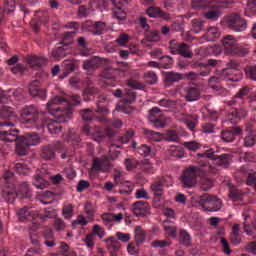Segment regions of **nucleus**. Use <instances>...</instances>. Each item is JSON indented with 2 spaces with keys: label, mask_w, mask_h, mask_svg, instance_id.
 I'll return each instance as SVG.
<instances>
[{
  "label": "nucleus",
  "mask_w": 256,
  "mask_h": 256,
  "mask_svg": "<svg viewBox=\"0 0 256 256\" xmlns=\"http://www.w3.org/2000/svg\"><path fill=\"white\" fill-rule=\"evenodd\" d=\"M46 107L50 115H53L60 122L69 121L73 114L71 103L63 96L56 95L52 97Z\"/></svg>",
  "instance_id": "obj_1"
},
{
  "label": "nucleus",
  "mask_w": 256,
  "mask_h": 256,
  "mask_svg": "<svg viewBox=\"0 0 256 256\" xmlns=\"http://www.w3.org/2000/svg\"><path fill=\"white\" fill-rule=\"evenodd\" d=\"M41 136L37 132H28L22 136L18 135L16 140L15 153L20 157L29 155V147L39 145Z\"/></svg>",
  "instance_id": "obj_2"
},
{
  "label": "nucleus",
  "mask_w": 256,
  "mask_h": 256,
  "mask_svg": "<svg viewBox=\"0 0 256 256\" xmlns=\"http://www.w3.org/2000/svg\"><path fill=\"white\" fill-rule=\"evenodd\" d=\"M39 113V107L31 104L21 110L20 117L23 123L34 125L36 129H43L45 127V118H40Z\"/></svg>",
  "instance_id": "obj_3"
},
{
  "label": "nucleus",
  "mask_w": 256,
  "mask_h": 256,
  "mask_svg": "<svg viewBox=\"0 0 256 256\" xmlns=\"http://www.w3.org/2000/svg\"><path fill=\"white\" fill-rule=\"evenodd\" d=\"M17 122H1L0 121V139L5 143H17L19 137V129L15 128Z\"/></svg>",
  "instance_id": "obj_4"
},
{
  "label": "nucleus",
  "mask_w": 256,
  "mask_h": 256,
  "mask_svg": "<svg viewBox=\"0 0 256 256\" xmlns=\"http://www.w3.org/2000/svg\"><path fill=\"white\" fill-rule=\"evenodd\" d=\"M225 23L230 31L243 33L247 31V20L238 13H232L225 17Z\"/></svg>",
  "instance_id": "obj_5"
},
{
  "label": "nucleus",
  "mask_w": 256,
  "mask_h": 256,
  "mask_svg": "<svg viewBox=\"0 0 256 256\" xmlns=\"http://www.w3.org/2000/svg\"><path fill=\"white\" fill-rule=\"evenodd\" d=\"M198 203L204 211L211 213L221 209L222 202L217 196L205 193L199 197Z\"/></svg>",
  "instance_id": "obj_6"
},
{
  "label": "nucleus",
  "mask_w": 256,
  "mask_h": 256,
  "mask_svg": "<svg viewBox=\"0 0 256 256\" xmlns=\"http://www.w3.org/2000/svg\"><path fill=\"white\" fill-rule=\"evenodd\" d=\"M223 47L228 55H234L236 57H245L247 50L243 49L239 44L235 42L233 35H227L222 39Z\"/></svg>",
  "instance_id": "obj_7"
},
{
  "label": "nucleus",
  "mask_w": 256,
  "mask_h": 256,
  "mask_svg": "<svg viewBox=\"0 0 256 256\" xmlns=\"http://www.w3.org/2000/svg\"><path fill=\"white\" fill-rule=\"evenodd\" d=\"M171 55H180L184 59H193V51H191V46L187 43H179L176 40H171L168 47Z\"/></svg>",
  "instance_id": "obj_8"
},
{
  "label": "nucleus",
  "mask_w": 256,
  "mask_h": 256,
  "mask_svg": "<svg viewBox=\"0 0 256 256\" xmlns=\"http://www.w3.org/2000/svg\"><path fill=\"white\" fill-rule=\"evenodd\" d=\"M82 133L86 137H92L93 141L97 143H103L105 141V130L101 126L90 127L89 124H84L82 127Z\"/></svg>",
  "instance_id": "obj_9"
},
{
  "label": "nucleus",
  "mask_w": 256,
  "mask_h": 256,
  "mask_svg": "<svg viewBox=\"0 0 256 256\" xmlns=\"http://www.w3.org/2000/svg\"><path fill=\"white\" fill-rule=\"evenodd\" d=\"M239 65V62L230 60L227 64L228 67L222 70L221 77H227L228 81L237 83V81H240V79L243 78L241 72H238L235 74V76H233V71H237L239 69Z\"/></svg>",
  "instance_id": "obj_10"
},
{
  "label": "nucleus",
  "mask_w": 256,
  "mask_h": 256,
  "mask_svg": "<svg viewBox=\"0 0 256 256\" xmlns=\"http://www.w3.org/2000/svg\"><path fill=\"white\" fill-rule=\"evenodd\" d=\"M180 182L186 189H192V187L197 185V176H195V172H193L190 166L182 172Z\"/></svg>",
  "instance_id": "obj_11"
},
{
  "label": "nucleus",
  "mask_w": 256,
  "mask_h": 256,
  "mask_svg": "<svg viewBox=\"0 0 256 256\" xmlns=\"http://www.w3.org/2000/svg\"><path fill=\"white\" fill-rule=\"evenodd\" d=\"M165 177H161L156 179L154 182L150 185V191L153 193L154 201L156 203H159L161 201V197H163V194L165 193Z\"/></svg>",
  "instance_id": "obj_12"
},
{
  "label": "nucleus",
  "mask_w": 256,
  "mask_h": 256,
  "mask_svg": "<svg viewBox=\"0 0 256 256\" xmlns=\"http://www.w3.org/2000/svg\"><path fill=\"white\" fill-rule=\"evenodd\" d=\"M86 29H88L89 33H92V35H104L107 33V22L103 21H87L85 24Z\"/></svg>",
  "instance_id": "obj_13"
},
{
  "label": "nucleus",
  "mask_w": 256,
  "mask_h": 256,
  "mask_svg": "<svg viewBox=\"0 0 256 256\" xmlns=\"http://www.w3.org/2000/svg\"><path fill=\"white\" fill-rule=\"evenodd\" d=\"M0 122H10L17 123V112L11 106H1L0 107Z\"/></svg>",
  "instance_id": "obj_14"
},
{
  "label": "nucleus",
  "mask_w": 256,
  "mask_h": 256,
  "mask_svg": "<svg viewBox=\"0 0 256 256\" xmlns=\"http://www.w3.org/2000/svg\"><path fill=\"white\" fill-rule=\"evenodd\" d=\"M132 211L136 217L151 215V205L145 201H137L132 204Z\"/></svg>",
  "instance_id": "obj_15"
},
{
  "label": "nucleus",
  "mask_w": 256,
  "mask_h": 256,
  "mask_svg": "<svg viewBox=\"0 0 256 256\" xmlns=\"http://www.w3.org/2000/svg\"><path fill=\"white\" fill-rule=\"evenodd\" d=\"M249 93H251V88L249 86H244L231 98V100L226 101L225 104L228 107H235V105H239L240 101H245V97H249Z\"/></svg>",
  "instance_id": "obj_16"
},
{
  "label": "nucleus",
  "mask_w": 256,
  "mask_h": 256,
  "mask_svg": "<svg viewBox=\"0 0 256 256\" xmlns=\"http://www.w3.org/2000/svg\"><path fill=\"white\" fill-rule=\"evenodd\" d=\"M40 83L41 82L39 80L32 81L29 84V94L35 99H41V101H45V99H47V90L40 88Z\"/></svg>",
  "instance_id": "obj_17"
},
{
  "label": "nucleus",
  "mask_w": 256,
  "mask_h": 256,
  "mask_svg": "<svg viewBox=\"0 0 256 256\" xmlns=\"http://www.w3.org/2000/svg\"><path fill=\"white\" fill-rule=\"evenodd\" d=\"M212 162L215 167L229 169V167H231V163L233 162V156L231 154L214 155Z\"/></svg>",
  "instance_id": "obj_18"
},
{
  "label": "nucleus",
  "mask_w": 256,
  "mask_h": 256,
  "mask_svg": "<svg viewBox=\"0 0 256 256\" xmlns=\"http://www.w3.org/2000/svg\"><path fill=\"white\" fill-rule=\"evenodd\" d=\"M55 157H57V145L46 144L41 147L40 158L43 161H54Z\"/></svg>",
  "instance_id": "obj_19"
},
{
  "label": "nucleus",
  "mask_w": 256,
  "mask_h": 256,
  "mask_svg": "<svg viewBox=\"0 0 256 256\" xmlns=\"http://www.w3.org/2000/svg\"><path fill=\"white\" fill-rule=\"evenodd\" d=\"M184 99L188 103L199 101V99H201V89L197 87L184 88Z\"/></svg>",
  "instance_id": "obj_20"
},
{
  "label": "nucleus",
  "mask_w": 256,
  "mask_h": 256,
  "mask_svg": "<svg viewBox=\"0 0 256 256\" xmlns=\"http://www.w3.org/2000/svg\"><path fill=\"white\" fill-rule=\"evenodd\" d=\"M111 3L114 6V17L118 19V21H125V19H127V12L123 10V3L119 0H111Z\"/></svg>",
  "instance_id": "obj_21"
},
{
  "label": "nucleus",
  "mask_w": 256,
  "mask_h": 256,
  "mask_svg": "<svg viewBox=\"0 0 256 256\" xmlns=\"http://www.w3.org/2000/svg\"><path fill=\"white\" fill-rule=\"evenodd\" d=\"M68 51L69 47L57 44V46L52 49L51 55L55 59V61H61V59H65V57H67V55L69 54Z\"/></svg>",
  "instance_id": "obj_22"
},
{
  "label": "nucleus",
  "mask_w": 256,
  "mask_h": 256,
  "mask_svg": "<svg viewBox=\"0 0 256 256\" xmlns=\"http://www.w3.org/2000/svg\"><path fill=\"white\" fill-rule=\"evenodd\" d=\"M104 241L105 243H109L107 244L106 248L110 252V255L117 256V252L121 249V242L115 239V237H108Z\"/></svg>",
  "instance_id": "obj_23"
},
{
  "label": "nucleus",
  "mask_w": 256,
  "mask_h": 256,
  "mask_svg": "<svg viewBox=\"0 0 256 256\" xmlns=\"http://www.w3.org/2000/svg\"><path fill=\"white\" fill-rule=\"evenodd\" d=\"M164 82L167 85H175V83H179V81H183V74L175 71L165 72L164 74Z\"/></svg>",
  "instance_id": "obj_24"
},
{
  "label": "nucleus",
  "mask_w": 256,
  "mask_h": 256,
  "mask_svg": "<svg viewBox=\"0 0 256 256\" xmlns=\"http://www.w3.org/2000/svg\"><path fill=\"white\" fill-rule=\"evenodd\" d=\"M146 13L149 17L157 18L160 17V19H165V21H169L171 17H169V14L159 7L151 6L146 10Z\"/></svg>",
  "instance_id": "obj_25"
},
{
  "label": "nucleus",
  "mask_w": 256,
  "mask_h": 256,
  "mask_svg": "<svg viewBox=\"0 0 256 256\" xmlns=\"http://www.w3.org/2000/svg\"><path fill=\"white\" fill-rule=\"evenodd\" d=\"M134 239L137 247H141V245L145 243V239H147V232L145 229H143V227L136 226L134 228Z\"/></svg>",
  "instance_id": "obj_26"
},
{
  "label": "nucleus",
  "mask_w": 256,
  "mask_h": 256,
  "mask_svg": "<svg viewBox=\"0 0 256 256\" xmlns=\"http://www.w3.org/2000/svg\"><path fill=\"white\" fill-rule=\"evenodd\" d=\"M241 231V228H239V224H235L232 227V232L229 235V241L231 245H241V242L243 241V238L241 237V234L239 233Z\"/></svg>",
  "instance_id": "obj_27"
},
{
  "label": "nucleus",
  "mask_w": 256,
  "mask_h": 256,
  "mask_svg": "<svg viewBox=\"0 0 256 256\" xmlns=\"http://www.w3.org/2000/svg\"><path fill=\"white\" fill-rule=\"evenodd\" d=\"M229 194L228 197L232 201H243V197H245V193H243V190L233 186V184H229Z\"/></svg>",
  "instance_id": "obj_28"
},
{
  "label": "nucleus",
  "mask_w": 256,
  "mask_h": 256,
  "mask_svg": "<svg viewBox=\"0 0 256 256\" xmlns=\"http://www.w3.org/2000/svg\"><path fill=\"white\" fill-rule=\"evenodd\" d=\"M77 45L80 49L79 54L82 57H88L89 53H91V48H89V42H87V38L85 37H78Z\"/></svg>",
  "instance_id": "obj_29"
},
{
  "label": "nucleus",
  "mask_w": 256,
  "mask_h": 256,
  "mask_svg": "<svg viewBox=\"0 0 256 256\" xmlns=\"http://www.w3.org/2000/svg\"><path fill=\"white\" fill-rule=\"evenodd\" d=\"M17 215L20 221H33L35 219V212L29 210L27 206L19 209Z\"/></svg>",
  "instance_id": "obj_30"
},
{
  "label": "nucleus",
  "mask_w": 256,
  "mask_h": 256,
  "mask_svg": "<svg viewBox=\"0 0 256 256\" xmlns=\"http://www.w3.org/2000/svg\"><path fill=\"white\" fill-rule=\"evenodd\" d=\"M102 221H104L105 225H109V223H113L116 221L117 223H121L123 221V213L113 214V213H104L101 215Z\"/></svg>",
  "instance_id": "obj_31"
},
{
  "label": "nucleus",
  "mask_w": 256,
  "mask_h": 256,
  "mask_svg": "<svg viewBox=\"0 0 256 256\" xmlns=\"http://www.w3.org/2000/svg\"><path fill=\"white\" fill-rule=\"evenodd\" d=\"M1 197H3L7 203H14L15 199H17V191L13 188H3L1 190Z\"/></svg>",
  "instance_id": "obj_32"
},
{
  "label": "nucleus",
  "mask_w": 256,
  "mask_h": 256,
  "mask_svg": "<svg viewBox=\"0 0 256 256\" xmlns=\"http://www.w3.org/2000/svg\"><path fill=\"white\" fill-rule=\"evenodd\" d=\"M61 123H67V121L61 122L59 119H56V121L49 122L47 124V129L49 133L52 135H59L61 133L63 126H61Z\"/></svg>",
  "instance_id": "obj_33"
},
{
  "label": "nucleus",
  "mask_w": 256,
  "mask_h": 256,
  "mask_svg": "<svg viewBox=\"0 0 256 256\" xmlns=\"http://www.w3.org/2000/svg\"><path fill=\"white\" fill-rule=\"evenodd\" d=\"M168 155L176 159H183V157H185V149L181 146H172L168 149Z\"/></svg>",
  "instance_id": "obj_34"
},
{
  "label": "nucleus",
  "mask_w": 256,
  "mask_h": 256,
  "mask_svg": "<svg viewBox=\"0 0 256 256\" xmlns=\"http://www.w3.org/2000/svg\"><path fill=\"white\" fill-rule=\"evenodd\" d=\"M26 63L30 65V67H41L43 65L45 59L43 57L35 56V55H28L25 58Z\"/></svg>",
  "instance_id": "obj_35"
},
{
  "label": "nucleus",
  "mask_w": 256,
  "mask_h": 256,
  "mask_svg": "<svg viewBox=\"0 0 256 256\" xmlns=\"http://www.w3.org/2000/svg\"><path fill=\"white\" fill-rule=\"evenodd\" d=\"M163 110L159 107H153L148 111V121H154L155 119H164Z\"/></svg>",
  "instance_id": "obj_36"
},
{
  "label": "nucleus",
  "mask_w": 256,
  "mask_h": 256,
  "mask_svg": "<svg viewBox=\"0 0 256 256\" xmlns=\"http://www.w3.org/2000/svg\"><path fill=\"white\" fill-rule=\"evenodd\" d=\"M101 90L95 86H87L83 93L82 96L84 97V101H89V96L91 95L92 97H96V95H100Z\"/></svg>",
  "instance_id": "obj_37"
},
{
  "label": "nucleus",
  "mask_w": 256,
  "mask_h": 256,
  "mask_svg": "<svg viewBox=\"0 0 256 256\" xmlns=\"http://www.w3.org/2000/svg\"><path fill=\"white\" fill-rule=\"evenodd\" d=\"M76 31L64 32L62 34V41L58 43V45H64V47H69V45H73V37H75Z\"/></svg>",
  "instance_id": "obj_38"
},
{
  "label": "nucleus",
  "mask_w": 256,
  "mask_h": 256,
  "mask_svg": "<svg viewBox=\"0 0 256 256\" xmlns=\"http://www.w3.org/2000/svg\"><path fill=\"white\" fill-rule=\"evenodd\" d=\"M137 101V92L131 89L124 90V99L121 100V103H135Z\"/></svg>",
  "instance_id": "obj_39"
},
{
  "label": "nucleus",
  "mask_w": 256,
  "mask_h": 256,
  "mask_svg": "<svg viewBox=\"0 0 256 256\" xmlns=\"http://www.w3.org/2000/svg\"><path fill=\"white\" fill-rule=\"evenodd\" d=\"M79 115L82 119V121H94L95 114L93 113V110L91 108H84L79 111Z\"/></svg>",
  "instance_id": "obj_40"
},
{
  "label": "nucleus",
  "mask_w": 256,
  "mask_h": 256,
  "mask_svg": "<svg viewBox=\"0 0 256 256\" xmlns=\"http://www.w3.org/2000/svg\"><path fill=\"white\" fill-rule=\"evenodd\" d=\"M160 69H171L175 60L171 56H161L160 58Z\"/></svg>",
  "instance_id": "obj_41"
},
{
  "label": "nucleus",
  "mask_w": 256,
  "mask_h": 256,
  "mask_svg": "<svg viewBox=\"0 0 256 256\" xmlns=\"http://www.w3.org/2000/svg\"><path fill=\"white\" fill-rule=\"evenodd\" d=\"M32 183L36 189H42V190L46 189L48 185L47 181L43 179L41 174L34 175V180Z\"/></svg>",
  "instance_id": "obj_42"
},
{
  "label": "nucleus",
  "mask_w": 256,
  "mask_h": 256,
  "mask_svg": "<svg viewBox=\"0 0 256 256\" xmlns=\"http://www.w3.org/2000/svg\"><path fill=\"white\" fill-rule=\"evenodd\" d=\"M208 87L214 91H221V77L212 76L208 79Z\"/></svg>",
  "instance_id": "obj_43"
},
{
  "label": "nucleus",
  "mask_w": 256,
  "mask_h": 256,
  "mask_svg": "<svg viewBox=\"0 0 256 256\" xmlns=\"http://www.w3.org/2000/svg\"><path fill=\"white\" fill-rule=\"evenodd\" d=\"M179 241L184 247H191V235L185 230H181L179 233Z\"/></svg>",
  "instance_id": "obj_44"
},
{
  "label": "nucleus",
  "mask_w": 256,
  "mask_h": 256,
  "mask_svg": "<svg viewBox=\"0 0 256 256\" xmlns=\"http://www.w3.org/2000/svg\"><path fill=\"white\" fill-rule=\"evenodd\" d=\"M244 73L250 81H256V65H247L244 68Z\"/></svg>",
  "instance_id": "obj_45"
},
{
  "label": "nucleus",
  "mask_w": 256,
  "mask_h": 256,
  "mask_svg": "<svg viewBox=\"0 0 256 256\" xmlns=\"http://www.w3.org/2000/svg\"><path fill=\"white\" fill-rule=\"evenodd\" d=\"M158 80L157 74L154 71H148L144 74V81L147 85H155Z\"/></svg>",
  "instance_id": "obj_46"
},
{
  "label": "nucleus",
  "mask_w": 256,
  "mask_h": 256,
  "mask_svg": "<svg viewBox=\"0 0 256 256\" xmlns=\"http://www.w3.org/2000/svg\"><path fill=\"white\" fill-rule=\"evenodd\" d=\"M14 169L18 175H29L31 172V168L25 163H16Z\"/></svg>",
  "instance_id": "obj_47"
},
{
  "label": "nucleus",
  "mask_w": 256,
  "mask_h": 256,
  "mask_svg": "<svg viewBox=\"0 0 256 256\" xmlns=\"http://www.w3.org/2000/svg\"><path fill=\"white\" fill-rule=\"evenodd\" d=\"M215 0H192V9H196L197 11L199 9H205L206 7H209L208 3H213Z\"/></svg>",
  "instance_id": "obj_48"
},
{
  "label": "nucleus",
  "mask_w": 256,
  "mask_h": 256,
  "mask_svg": "<svg viewBox=\"0 0 256 256\" xmlns=\"http://www.w3.org/2000/svg\"><path fill=\"white\" fill-rule=\"evenodd\" d=\"M213 188V180L211 178L203 177L200 179V191H209Z\"/></svg>",
  "instance_id": "obj_49"
},
{
  "label": "nucleus",
  "mask_w": 256,
  "mask_h": 256,
  "mask_svg": "<svg viewBox=\"0 0 256 256\" xmlns=\"http://www.w3.org/2000/svg\"><path fill=\"white\" fill-rule=\"evenodd\" d=\"M124 165L126 166L127 171H133L139 167L140 163L137 159L131 157L124 160Z\"/></svg>",
  "instance_id": "obj_50"
},
{
  "label": "nucleus",
  "mask_w": 256,
  "mask_h": 256,
  "mask_svg": "<svg viewBox=\"0 0 256 256\" xmlns=\"http://www.w3.org/2000/svg\"><path fill=\"white\" fill-rule=\"evenodd\" d=\"M75 71V63L71 61H67L64 64V72L59 76V79H65L70 73H73Z\"/></svg>",
  "instance_id": "obj_51"
},
{
  "label": "nucleus",
  "mask_w": 256,
  "mask_h": 256,
  "mask_svg": "<svg viewBox=\"0 0 256 256\" xmlns=\"http://www.w3.org/2000/svg\"><path fill=\"white\" fill-rule=\"evenodd\" d=\"M135 137V130L129 129L126 133L119 137V141L122 145H125Z\"/></svg>",
  "instance_id": "obj_52"
},
{
  "label": "nucleus",
  "mask_w": 256,
  "mask_h": 256,
  "mask_svg": "<svg viewBox=\"0 0 256 256\" xmlns=\"http://www.w3.org/2000/svg\"><path fill=\"white\" fill-rule=\"evenodd\" d=\"M207 37L209 41H217L221 37V33H219V29L217 27H210L207 31Z\"/></svg>",
  "instance_id": "obj_53"
},
{
  "label": "nucleus",
  "mask_w": 256,
  "mask_h": 256,
  "mask_svg": "<svg viewBox=\"0 0 256 256\" xmlns=\"http://www.w3.org/2000/svg\"><path fill=\"white\" fill-rule=\"evenodd\" d=\"M115 71L113 68H106L100 73L101 79H106L107 81H111V79H115Z\"/></svg>",
  "instance_id": "obj_54"
},
{
  "label": "nucleus",
  "mask_w": 256,
  "mask_h": 256,
  "mask_svg": "<svg viewBox=\"0 0 256 256\" xmlns=\"http://www.w3.org/2000/svg\"><path fill=\"white\" fill-rule=\"evenodd\" d=\"M158 105L165 109H175V107H177V102L171 99H161L159 100Z\"/></svg>",
  "instance_id": "obj_55"
},
{
  "label": "nucleus",
  "mask_w": 256,
  "mask_h": 256,
  "mask_svg": "<svg viewBox=\"0 0 256 256\" xmlns=\"http://www.w3.org/2000/svg\"><path fill=\"white\" fill-rule=\"evenodd\" d=\"M118 65L123 68H116V72L120 75V77H125L129 75V63L127 62H118Z\"/></svg>",
  "instance_id": "obj_56"
},
{
  "label": "nucleus",
  "mask_w": 256,
  "mask_h": 256,
  "mask_svg": "<svg viewBox=\"0 0 256 256\" xmlns=\"http://www.w3.org/2000/svg\"><path fill=\"white\" fill-rule=\"evenodd\" d=\"M203 20L197 18L192 20V31L193 33H201L203 31Z\"/></svg>",
  "instance_id": "obj_57"
},
{
  "label": "nucleus",
  "mask_w": 256,
  "mask_h": 256,
  "mask_svg": "<svg viewBox=\"0 0 256 256\" xmlns=\"http://www.w3.org/2000/svg\"><path fill=\"white\" fill-rule=\"evenodd\" d=\"M221 139L225 143H233L235 141L234 134L231 130H224L221 132Z\"/></svg>",
  "instance_id": "obj_58"
},
{
  "label": "nucleus",
  "mask_w": 256,
  "mask_h": 256,
  "mask_svg": "<svg viewBox=\"0 0 256 256\" xmlns=\"http://www.w3.org/2000/svg\"><path fill=\"white\" fill-rule=\"evenodd\" d=\"M90 235H93V237H95L96 235L97 237H99V239H103V237H105V229L99 226V224H96L93 226L92 232L90 233Z\"/></svg>",
  "instance_id": "obj_59"
},
{
  "label": "nucleus",
  "mask_w": 256,
  "mask_h": 256,
  "mask_svg": "<svg viewBox=\"0 0 256 256\" xmlns=\"http://www.w3.org/2000/svg\"><path fill=\"white\" fill-rule=\"evenodd\" d=\"M129 41V35L127 33H121L116 39V45L119 47H125Z\"/></svg>",
  "instance_id": "obj_60"
},
{
  "label": "nucleus",
  "mask_w": 256,
  "mask_h": 256,
  "mask_svg": "<svg viewBox=\"0 0 256 256\" xmlns=\"http://www.w3.org/2000/svg\"><path fill=\"white\" fill-rule=\"evenodd\" d=\"M256 143V132H252L244 138L245 147H253Z\"/></svg>",
  "instance_id": "obj_61"
},
{
  "label": "nucleus",
  "mask_w": 256,
  "mask_h": 256,
  "mask_svg": "<svg viewBox=\"0 0 256 256\" xmlns=\"http://www.w3.org/2000/svg\"><path fill=\"white\" fill-rule=\"evenodd\" d=\"M165 141H173L177 142L179 141V135L177 134V131L175 130H169L165 135H164Z\"/></svg>",
  "instance_id": "obj_62"
},
{
  "label": "nucleus",
  "mask_w": 256,
  "mask_h": 256,
  "mask_svg": "<svg viewBox=\"0 0 256 256\" xmlns=\"http://www.w3.org/2000/svg\"><path fill=\"white\" fill-rule=\"evenodd\" d=\"M190 169L193 171L196 177H201V179L207 175V170H205L204 167L190 166Z\"/></svg>",
  "instance_id": "obj_63"
},
{
  "label": "nucleus",
  "mask_w": 256,
  "mask_h": 256,
  "mask_svg": "<svg viewBox=\"0 0 256 256\" xmlns=\"http://www.w3.org/2000/svg\"><path fill=\"white\" fill-rule=\"evenodd\" d=\"M62 214L65 219L73 217V204H68L62 208Z\"/></svg>",
  "instance_id": "obj_64"
}]
</instances>
